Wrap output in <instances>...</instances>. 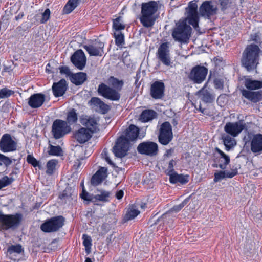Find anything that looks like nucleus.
I'll return each instance as SVG.
<instances>
[{
	"mask_svg": "<svg viewBox=\"0 0 262 262\" xmlns=\"http://www.w3.org/2000/svg\"><path fill=\"white\" fill-rule=\"evenodd\" d=\"M197 10L196 3L193 1L190 2L186 9V18L185 19L180 20L172 32V37L176 40L186 42L189 39L191 35V28L187 24V21L195 30H199V18Z\"/></svg>",
	"mask_w": 262,
	"mask_h": 262,
	"instance_id": "1",
	"label": "nucleus"
},
{
	"mask_svg": "<svg viewBox=\"0 0 262 262\" xmlns=\"http://www.w3.org/2000/svg\"><path fill=\"white\" fill-rule=\"evenodd\" d=\"M139 128L134 125H130L125 133L117 140L116 145L113 148V152L118 158L124 157L129 147L130 141L137 139L139 135Z\"/></svg>",
	"mask_w": 262,
	"mask_h": 262,
	"instance_id": "2",
	"label": "nucleus"
},
{
	"mask_svg": "<svg viewBox=\"0 0 262 262\" xmlns=\"http://www.w3.org/2000/svg\"><path fill=\"white\" fill-rule=\"evenodd\" d=\"M261 51L259 47L251 44L246 48L243 53L242 63L247 71L255 69L258 63Z\"/></svg>",
	"mask_w": 262,
	"mask_h": 262,
	"instance_id": "3",
	"label": "nucleus"
},
{
	"mask_svg": "<svg viewBox=\"0 0 262 262\" xmlns=\"http://www.w3.org/2000/svg\"><path fill=\"white\" fill-rule=\"evenodd\" d=\"M158 4L155 1L144 3L142 5L141 22L146 27L152 26L156 20L154 14L158 10Z\"/></svg>",
	"mask_w": 262,
	"mask_h": 262,
	"instance_id": "4",
	"label": "nucleus"
},
{
	"mask_svg": "<svg viewBox=\"0 0 262 262\" xmlns=\"http://www.w3.org/2000/svg\"><path fill=\"white\" fill-rule=\"evenodd\" d=\"M21 220L20 214L5 215L0 211V228L1 229H15L19 225Z\"/></svg>",
	"mask_w": 262,
	"mask_h": 262,
	"instance_id": "5",
	"label": "nucleus"
},
{
	"mask_svg": "<svg viewBox=\"0 0 262 262\" xmlns=\"http://www.w3.org/2000/svg\"><path fill=\"white\" fill-rule=\"evenodd\" d=\"M64 219L61 216L54 217L41 225L40 228L45 232H52L57 231L62 227Z\"/></svg>",
	"mask_w": 262,
	"mask_h": 262,
	"instance_id": "6",
	"label": "nucleus"
},
{
	"mask_svg": "<svg viewBox=\"0 0 262 262\" xmlns=\"http://www.w3.org/2000/svg\"><path fill=\"white\" fill-rule=\"evenodd\" d=\"M71 131V127L66 121L57 119L52 124V132L54 137L59 139Z\"/></svg>",
	"mask_w": 262,
	"mask_h": 262,
	"instance_id": "7",
	"label": "nucleus"
},
{
	"mask_svg": "<svg viewBox=\"0 0 262 262\" xmlns=\"http://www.w3.org/2000/svg\"><path fill=\"white\" fill-rule=\"evenodd\" d=\"M172 138L173 134L171 125L168 122H164L160 127L159 135V142L163 145H167L171 141Z\"/></svg>",
	"mask_w": 262,
	"mask_h": 262,
	"instance_id": "8",
	"label": "nucleus"
},
{
	"mask_svg": "<svg viewBox=\"0 0 262 262\" xmlns=\"http://www.w3.org/2000/svg\"><path fill=\"white\" fill-rule=\"evenodd\" d=\"M158 59L165 66L172 67L173 62L170 57L168 43H162L159 48L157 54Z\"/></svg>",
	"mask_w": 262,
	"mask_h": 262,
	"instance_id": "9",
	"label": "nucleus"
},
{
	"mask_svg": "<svg viewBox=\"0 0 262 262\" xmlns=\"http://www.w3.org/2000/svg\"><path fill=\"white\" fill-rule=\"evenodd\" d=\"M98 93L105 98L113 101L119 100L120 98V95L117 90L113 89L104 83L99 85Z\"/></svg>",
	"mask_w": 262,
	"mask_h": 262,
	"instance_id": "10",
	"label": "nucleus"
},
{
	"mask_svg": "<svg viewBox=\"0 0 262 262\" xmlns=\"http://www.w3.org/2000/svg\"><path fill=\"white\" fill-rule=\"evenodd\" d=\"M246 127V124L241 121L228 122L224 126V130L227 133L235 137L237 136Z\"/></svg>",
	"mask_w": 262,
	"mask_h": 262,
	"instance_id": "11",
	"label": "nucleus"
},
{
	"mask_svg": "<svg viewBox=\"0 0 262 262\" xmlns=\"http://www.w3.org/2000/svg\"><path fill=\"white\" fill-rule=\"evenodd\" d=\"M208 72L207 68L203 66H196L193 68L189 75V78L196 83H201L206 78Z\"/></svg>",
	"mask_w": 262,
	"mask_h": 262,
	"instance_id": "12",
	"label": "nucleus"
},
{
	"mask_svg": "<svg viewBox=\"0 0 262 262\" xmlns=\"http://www.w3.org/2000/svg\"><path fill=\"white\" fill-rule=\"evenodd\" d=\"M137 149L140 154L153 156L157 152L158 145L152 142H143L138 145Z\"/></svg>",
	"mask_w": 262,
	"mask_h": 262,
	"instance_id": "13",
	"label": "nucleus"
},
{
	"mask_svg": "<svg viewBox=\"0 0 262 262\" xmlns=\"http://www.w3.org/2000/svg\"><path fill=\"white\" fill-rule=\"evenodd\" d=\"M216 12L217 7L210 1H205L203 3L199 9L200 15L207 18H209L211 16L215 14Z\"/></svg>",
	"mask_w": 262,
	"mask_h": 262,
	"instance_id": "14",
	"label": "nucleus"
},
{
	"mask_svg": "<svg viewBox=\"0 0 262 262\" xmlns=\"http://www.w3.org/2000/svg\"><path fill=\"white\" fill-rule=\"evenodd\" d=\"M0 147L3 152L12 151L16 149V143L8 134H5L0 141Z\"/></svg>",
	"mask_w": 262,
	"mask_h": 262,
	"instance_id": "15",
	"label": "nucleus"
},
{
	"mask_svg": "<svg viewBox=\"0 0 262 262\" xmlns=\"http://www.w3.org/2000/svg\"><path fill=\"white\" fill-rule=\"evenodd\" d=\"M104 47L102 42L95 41L92 45L84 46V48L90 56H101L103 53Z\"/></svg>",
	"mask_w": 262,
	"mask_h": 262,
	"instance_id": "16",
	"label": "nucleus"
},
{
	"mask_svg": "<svg viewBox=\"0 0 262 262\" xmlns=\"http://www.w3.org/2000/svg\"><path fill=\"white\" fill-rule=\"evenodd\" d=\"M74 65L80 70L83 69L86 63V57L84 52L81 50L76 51L71 58Z\"/></svg>",
	"mask_w": 262,
	"mask_h": 262,
	"instance_id": "17",
	"label": "nucleus"
},
{
	"mask_svg": "<svg viewBox=\"0 0 262 262\" xmlns=\"http://www.w3.org/2000/svg\"><path fill=\"white\" fill-rule=\"evenodd\" d=\"M250 149L254 154L262 152V134H257L253 136L250 142Z\"/></svg>",
	"mask_w": 262,
	"mask_h": 262,
	"instance_id": "18",
	"label": "nucleus"
},
{
	"mask_svg": "<svg viewBox=\"0 0 262 262\" xmlns=\"http://www.w3.org/2000/svg\"><path fill=\"white\" fill-rule=\"evenodd\" d=\"M80 122L92 133L96 132L98 130V123L97 122V120L95 118L85 116L81 118Z\"/></svg>",
	"mask_w": 262,
	"mask_h": 262,
	"instance_id": "19",
	"label": "nucleus"
},
{
	"mask_svg": "<svg viewBox=\"0 0 262 262\" xmlns=\"http://www.w3.org/2000/svg\"><path fill=\"white\" fill-rule=\"evenodd\" d=\"M188 200H185L182 203L174 206L170 211L167 212L166 213L163 214L161 219L159 220V221H163L164 223L168 224L170 228H172V226L171 225L172 223V220L171 218V213L172 212H178L180 211L187 203Z\"/></svg>",
	"mask_w": 262,
	"mask_h": 262,
	"instance_id": "20",
	"label": "nucleus"
},
{
	"mask_svg": "<svg viewBox=\"0 0 262 262\" xmlns=\"http://www.w3.org/2000/svg\"><path fill=\"white\" fill-rule=\"evenodd\" d=\"M45 99V95L41 93L34 94L28 99V104L31 108H38L42 106Z\"/></svg>",
	"mask_w": 262,
	"mask_h": 262,
	"instance_id": "21",
	"label": "nucleus"
},
{
	"mask_svg": "<svg viewBox=\"0 0 262 262\" xmlns=\"http://www.w3.org/2000/svg\"><path fill=\"white\" fill-rule=\"evenodd\" d=\"M74 136L79 143H84L91 138L92 133L86 128L82 127L75 132Z\"/></svg>",
	"mask_w": 262,
	"mask_h": 262,
	"instance_id": "22",
	"label": "nucleus"
},
{
	"mask_svg": "<svg viewBox=\"0 0 262 262\" xmlns=\"http://www.w3.org/2000/svg\"><path fill=\"white\" fill-rule=\"evenodd\" d=\"M164 90V84L162 82H155L151 86L150 94L155 99L161 98L163 95Z\"/></svg>",
	"mask_w": 262,
	"mask_h": 262,
	"instance_id": "23",
	"label": "nucleus"
},
{
	"mask_svg": "<svg viewBox=\"0 0 262 262\" xmlns=\"http://www.w3.org/2000/svg\"><path fill=\"white\" fill-rule=\"evenodd\" d=\"M67 82L62 79L59 82L54 83L52 86V90L54 96L56 97L62 96L67 90Z\"/></svg>",
	"mask_w": 262,
	"mask_h": 262,
	"instance_id": "24",
	"label": "nucleus"
},
{
	"mask_svg": "<svg viewBox=\"0 0 262 262\" xmlns=\"http://www.w3.org/2000/svg\"><path fill=\"white\" fill-rule=\"evenodd\" d=\"M89 103L91 106L95 107L96 111L103 114L106 113L109 109L108 106L97 97H93Z\"/></svg>",
	"mask_w": 262,
	"mask_h": 262,
	"instance_id": "25",
	"label": "nucleus"
},
{
	"mask_svg": "<svg viewBox=\"0 0 262 262\" xmlns=\"http://www.w3.org/2000/svg\"><path fill=\"white\" fill-rule=\"evenodd\" d=\"M106 171L107 169L105 167H101L98 170L92 178V185L97 186L101 184L107 177Z\"/></svg>",
	"mask_w": 262,
	"mask_h": 262,
	"instance_id": "26",
	"label": "nucleus"
},
{
	"mask_svg": "<svg viewBox=\"0 0 262 262\" xmlns=\"http://www.w3.org/2000/svg\"><path fill=\"white\" fill-rule=\"evenodd\" d=\"M169 176V181L171 183H180L182 184H186L188 182V176L179 174L176 171Z\"/></svg>",
	"mask_w": 262,
	"mask_h": 262,
	"instance_id": "27",
	"label": "nucleus"
},
{
	"mask_svg": "<svg viewBox=\"0 0 262 262\" xmlns=\"http://www.w3.org/2000/svg\"><path fill=\"white\" fill-rule=\"evenodd\" d=\"M199 95L201 99L206 103H211L215 99L214 96L210 92L206 90L205 86L199 91Z\"/></svg>",
	"mask_w": 262,
	"mask_h": 262,
	"instance_id": "28",
	"label": "nucleus"
},
{
	"mask_svg": "<svg viewBox=\"0 0 262 262\" xmlns=\"http://www.w3.org/2000/svg\"><path fill=\"white\" fill-rule=\"evenodd\" d=\"M86 74L83 72L72 74L70 76L71 82L76 85L82 84L86 79Z\"/></svg>",
	"mask_w": 262,
	"mask_h": 262,
	"instance_id": "29",
	"label": "nucleus"
},
{
	"mask_svg": "<svg viewBox=\"0 0 262 262\" xmlns=\"http://www.w3.org/2000/svg\"><path fill=\"white\" fill-rule=\"evenodd\" d=\"M138 207L135 205H132L129 206L126 213L124 216V220L126 221L131 220L136 217L139 213Z\"/></svg>",
	"mask_w": 262,
	"mask_h": 262,
	"instance_id": "30",
	"label": "nucleus"
},
{
	"mask_svg": "<svg viewBox=\"0 0 262 262\" xmlns=\"http://www.w3.org/2000/svg\"><path fill=\"white\" fill-rule=\"evenodd\" d=\"M215 150L220 154V157L219 160V167L224 169L226 168L227 165L230 162L229 157L224 153L221 150L218 148H215Z\"/></svg>",
	"mask_w": 262,
	"mask_h": 262,
	"instance_id": "31",
	"label": "nucleus"
},
{
	"mask_svg": "<svg viewBox=\"0 0 262 262\" xmlns=\"http://www.w3.org/2000/svg\"><path fill=\"white\" fill-rule=\"evenodd\" d=\"M242 94L246 98L253 102L259 101L260 98V94L258 92H250L246 90H243L242 91Z\"/></svg>",
	"mask_w": 262,
	"mask_h": 262,
	"instance_id": "32",
	"label": "nucleus"
},
{
	"mask_svg": "<svg viewBox=\"0 0 262 262\" xmlns=\"http://www.w3.org/2000/svg\"><path fill=\"white\" fill-rule=\"evenodd\" d=\"M245 85L248 89L256 90L262 88V81L247 78L245 79Z\"/></svg>",
	"mask_w": 262,
	"mask_h": 262,
	"instance_id": "33",
	"label": "nucleus"
},
{
	"mask_svg": "<svg viewBox=\"0 0 262 262\" xmlns=\"http://www.w3.org/2000/svg\"><path fill=\"white\" fill-rule=\"evenodd\" d=\"M110 191L103 189H97V194L94 195L95 201L98 200L102 202H107L111 196Z\"/></svg>",
	"mask_w": 262,
	"mask_h": 262,
	"instance_id": "34",
	"label": "nucleus"
},
{
	"mask_svg": "<svg viewBox=\"0 0 262 262\" xmlns=\"http://www.w3.org/2000/svg\"><path fill=\"white\" fill-rule=\"evenodd\" d=\"M81 0H69L64 7L63 11L66 14L70 13L79 5Z\"/></svg>",
	"mask_w": 262,
	"mask_h": 262,
	"instance_id": "35",
	"label": "nucleus"
},
{
	"mask_svg": "<svg viewBox=\"0 0 262 262\" xmlns=\"http://www.w3.org/2000/svg\"><path fill=\"white\" fill-rule=\"evenodd\" d=\"M156 115V113L153 110H145L142 113L140 119L143 122H147L153 119Z\"/></svg>",
	"mask_w": 262,
	"mask_h": 262,
	"instance_id": "36",
	"label": "nucleus"
},
{
	"mask_svg": "<svg viewBox=\"0 0 262 262\" xmlns=\"http://www.w3.org/2000/svg\"><path fill=\"white\" fill-rule=\"evenodd\" d=\"M48 152L50 155L61 156L63 155V150L60 146H54L49 144Z\"/></svg>",
	"mask_w": 262,
	"mask_h": 262,
	"instance_id": "37",
	"label": "nucleus"
},
{
	"mask_svg": "<svg viewBox=\"0 0 262 262\" xmlns=\"http://www.w3.org/2000/svg\"><path fill=\"white\" fill-rule=\"evenodd\" d=\"M108 83L109 85L116 89V90L118 91H119L121 90L123 85V81L119 80L114 77H111L108 79Z\"/></svg>",
	"mask_w": 262,
	"mask_h": 262,
	"instance_id": "38",
	"label": "nucleus"
},
{
	"mask_svg": "<svg viewBox=\"0 0 262 262\" xmlns=\"http://www.w3.org/2000/svg\"><path fill=\"white\" fill-rule=\"evenodd\" d=\"M223 140L224 144L228 150L236 145L235 140L229 135L223 137Z\"/></svg>",
	"mask_w": 262,
	"mask_h": 262,
	"instance_id": "39",
	"label": "nucleus"
},
{
	"mask_svg": "<svg viewBox=\"0 0 262 262\" xmlns=\"http://www.w3.org/2000/svg\"><path fill=\"white\" fill-rule=\"evenodd\" d=\"M125 27L122 17H118L113 20V28L115 31L119 32V31L124 29Z\"/></svg>",
	"mask_w": 262,
	"mask_h": 262,
	"instance_id": "40",
	"label": "nucleus"
},
{
	"mask_svg": "<svg viewBox=\"0 0 262 262\" xmlns=\"http://www.w3.org/2000/svg\"><path fill=\"white\" fill-rule=\"evenodd\" d=\"M57 163L58 161L55 159L49 161L47 163V173L52 174L55 170Z\"/></svg>",
	"mask_w": 262,
	"mask_h": 262,
	"instance_id": "41",
	"label": "nucleus"
},
{
	"mask_svg": "<svg viewBox=\"0 0 262 262\" xmlns=\"http://www.w3.org/2000/svg\"><path fill=\"white\" fill-rule=\"evenodd\" d=\"M23 251V249L21 246L19 244H17L16 245H11L9 247L7 252L9 254H12L14 253L20 254Z\"/></svg>",
	"mask_w": 262,
	"mask_h": 262,
	"instance_id": "42",
	"label": "nucleus"
},
{
	"mask_svg": "<svg viewBox=\"0 0 262 262\" xmlns=\"http://www.w3.org/2000/svg\"><path fill=\"white\" fill-rule=\"evenodd\" d=\"M67 119L69 124H73L77 121V115L74 109L68 113Z\"/></svg>",
	"mask_w": 262,
	"mask_h": 262,
	"instance_id": "43",
	"label": "nucleus"
},
{
	"mask_svg": "<svg viewBox=\"0 0 262 262\" xmlns=\"http://www.w3.org/2000/svg\"><path fill=\"white\" fill-rule=\"evenodd\" d=\"M83 244L85 247V250L88 253H90L91 244V239L90 236L84 234L83 235Z\"/></svg>",
	"mask_w": 262,
	"mask_h": 262,
	"instance_id": "44",
	"label": "nucleus"
},
{
	"mask_svg": "<svg viewBox=\"0 0 262 262\" xmlns=\"http://www.w3.org/2000/svg\"><path fill=\"white\" fill-rule=\"evenodd\" d=\"M114 34L116 45H121L124 42V36L122 33L120 32L115 31Z\"/></svg>",
	"mask_w": 262,
	"mask_h": 262,
	"instance_id": "45",
	"label": "nucleus"
},
{
	"mask_svg": "<svg viewBox=\"0 0 262 262\" xmlns=\"http://www.w3.org/2000/svg\"><path fill=\"white\" fill-rule=\"evenodd\" d=\"M12 182V178H9L7 176L4 177L0 179V189L10 185Z\"/></svg>",
	"mask_w": 262,
	"mask_h": 262,
	"instance_id": "46",
	"label": "nucleus"
},
{
	"mask_svg": "<svg viewBox=\"0 0 262 262\" xmlns=\"http://www.w3.org/2000/svg\"><path fill=\"white\" fill-rule=\"evenodd\" d=\"M80 196L84 200L95 202L94 195L89 194L83 188L82 193L80 194Z\"/></svg>",
	"mask_w": 262,
	"mask_h": 262,
	"instance_id": "47",
	"label": "nucleus"
},
{
	"mask_svg": "<svg viewBox=\"0 0 262 262\" xmlns=\"http://www.w3.org/2000/svg\"><path fill=\"white\" fill-rule=\"evenodd\" d=\"M13 93V91L6 88L0 90V98L3 99L9 97Z\"/></svg>",
	"mask_w": 262,
	"mask_h": 262,
	"instance_id": "48",
	"label": "nucleus"
},
{
	"mask_svg": "<svg viewBox=\"0 0 262 262\" xmlns=\"http://www.w3.org/2000/svg\"><path fill=\"white\" fill-rule=\"evenodd\" d=\"M176 164V162L173 160H171L169 162L168 166L166 170L167 175L169 176L170 175V174H172V173H173L174 172L173 167L174 165H175Z\"/></svg>",
	"mask_w": 262,
	"mask_h": 262,
	"instance_id": "49",
	"label": "nucleus"
},
{
	"mask_svg": "<svg viewBox=\"0 0 262 262\" xmlns=\"http://www.w3.org/2000/svg\"><path fill=\"white\" fill-rule=\"evenodd\" d=\"M50 17V10L49 9H46L42 14V18L40 20L41 23L43 24L47 22Z\"/></svg>",
	"mask_w": 262,
	"mask_h": 262,
	"instance_id": "50",
	"label": "nucleus"
},
{
	"mask_svg": "<svg viewBox=\"0 0 262 262\" xmlns=\"http://www.w3.org/2000/svg\"><path fill=\"white\" fill-rule=\"evenodd\" d=\"M27 161L32 164L34 167L39 166L38 162L31 155H28L27 156Z\"/></svg>",
	"mask_w": 262,
	"mask_h": 262,
	"instance_id": "51",
	"label": "nucleus"
},
{
	"mask_svg": "<svg viewBox=\"0 0 262 262\" xmlns=\"http://www.w3.org/2000/svg\"><path fill=\"white\" fill-rule=\"evenodd\" d=\"M226 171H220L218 172L215 173L214 174V181H218L226 178Z\"/></svg>",
	"mask_w": 262,
	"mask_h": 262,
	"instance_id": "52",
	"label": "nucleus"
},
{
	"mask_svg": "<svg viewBox=\"0 0 262 262\" xmlns=\"http://www.w3.org/2000/svg\"><path fill=\"white\" fill-rule=\"evenodd\" d=\"M219 1L223 10L229 8L231 4V0H219Z\"/></svg>",
	"mask_w": 262,
	"mask_h": 262,
	"instance_id": "53",
	"label": "nucleus"
},
{
	"mask_svg": "<svg viewBox=\"0 0 262 262\" xmlns=\"http://www.w3.org/2000/svg\"><path fill=\"white\" fill-rule=\"evenodd\" d=\"M254 245L255 243L254 241L252 240L248 241L245 245V248L247 251H248L254 249Z\"/></svg>",
	"mask_w": 262,
	"mask_h": 262,
	"instance_id": "54",
	"label": "nucleus"
},
{
	"mask_svg": "<svg viewBox=\"0 0 262 262\" xmlns=\"http://www.w3.org/2000/svg\"><path fill=\"white\" fill-rule=\"evenodd\" d=\"M237 173V170L233 169L231 171H226V178H231L235 176Z\"/></svg>",
	"mask_w": 262,
	"mask_h": 262,
	"instance_id": "55",
	"label": "nucleus"
},
{
	"mask_svg": "<svg viewBox=\"0 0 262 262\" xmlns=\"http://www.w3.org/2000/svg\"><path fill=\"white\" fill-rule=\"evenodd\" d=\"M215 87L216 89H222L223 87V82L218 79H216L214 81Z\"/></svg>",
	"mask_w": 262,
	"mask_h": 262,
	"instance_id": "56",
	"label": "nucleus"
},
{
	"mask_svg": "<svg viewBox=\"0 0 262 262\" xmlns=\"http://www.w3.org/2000/svg\"><path fill=\"white\" fill-rule=\"evenodd\" d=\"M102 156L103 158H104L105 159V160L110 165H112L113 164V163H112V161L110 160V159L108 157L107 151L105 149L103 150V152L102 153Z\"/></svg>",
	"mask_w": 262,
	"mask_h": 262,
	"instance_id": "57",
	"label": "nucleus"
},
{
	"mask_svg": "<svg viewBox=\"0 0 262 262\" xmlns=\"http://www.w3.org/2000/svg\"><path fill=\"white\" fill-rule=\"evenodd\" d=\"M59 70L61 74H65L68 75L70 74V70L66 67H61L59 68Z\"/></svg>",
	"mask_w": 262,
	"mask_h": 262,
	"instance_id": "58",
	"label": "nucleus"
},
{
	"mask_svg": "<svg viewBox=\"0 0 262 262\" xmlns=\"http://www.w3.org/2000/svg\"><path fill=\"white\" fill-rule=\"evenodd\" d=\"M123 195H124V192H123V190H120L116 192L115 196L117 199L120 200L122 198Z\"/></svg>",
	"mask_w": 262,
	"mask_h": 262,
	"instance_id": "59",
	"label": "nucleus"
},
{
	"mask_svg": "<svg viewBox=\"0 0 262 262\" xmlns=\"http://www.w3.org/2000/svg\"><path fill=\"white\" fill-rule=\"evenodd\" d=\"M173 152V149H170L169 150H167L165 154H164V156H166V157H170L172 155Z\"/></svg>",
	"mask_w": 262,
	"mask_h": 262,
	"instance_id": "60",
	"label": "nucleus"
},
{
	"mask_svg": "<svg viewBox=\"0 0 262 262\" xmlns=\"http://www.w3.org/2000/svg\"><path fill=\"white\" fill-rule=\"evenodd\" d=\"M67 190L66 189V190H65L63 192V193H62V194H61V195H60V198L61 199H64V198H66V197L70 196V194H68L67 193Z\"/></svg>",
	"mask_w": 262,
	"mask_h": 262,
	"instance_id": "61",
	"label": "nucleus"
},
{
	"mask_svg": "<svg viewBox=\"0 0 262 262\" xmlns=\"http://www.w3.org/2000/svg\"><path fill=\"white\" fill-rule=\"evenodd\" d=\"M0 160H4L5 161H10V159L9 158H8V157H6L5 156H4L2 154H0Z\"/></svg>",
	"mask_w": 262,
	"mask_h": 262,
	"instance_id": "62",
	"label": "nucleus"
},
{
	"mask_svg": "<svg viewBox=\"0 0 262 262\" xmlns=\"http://www.w3.org/2000/svg\"><path fill=\"white\" fill-rule=\"evenodd\" d=\"M115 237H114L113 235H110L109 237L107 238V244H109L111 243V241L112 239H114Z\"/></svg>",
	"mask_w": 262,
	"mask_h": 262,
	"instance_id": "63",
	"label": "nucleus"
},
{
	"mask_svg": "<svg viewBox=\"0 0 262 262\" xmlns=\"http://www.w3.org/2000/svg\"><path fill=\"white\" fill-rule=\"evenodd\" d=\"M224 97V95H221V96H220L219 97V98H217V102H218V103H219V102H220V100H221V99H222V98H223V97Z\"/></svg>",
	"mask_w": 262,
	"mask_h": 262,
	"instance_id": "64",
	"label": "nucleus"
}]
</instances>
